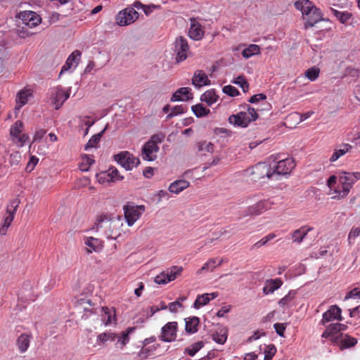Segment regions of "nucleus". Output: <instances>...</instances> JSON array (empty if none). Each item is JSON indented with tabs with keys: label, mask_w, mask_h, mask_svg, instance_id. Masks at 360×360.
I'll list each match as a JSON object with an SVG mask.
<instances>
[{
	"label": "nucleus",
	"mask_w": 360,
	"mask_h": 360,
	"mask_svg": "<svg viewBox=\"0 0 360 360\" xmlns=\"http://www.w3.org/2000/svg\"><path fill=\"white\" fill-rule=\"evenodd\" d=\"M98 231H101L108 238H115L119 235L121 226L120 218L111 214H102L98 217L95 223Z\"/></svg>",
	"instance_id": "nucleus-1"
},
{
	"label": "nucleus",
	"mask_w": 360,
	"mask_h": 360,
	"mask_svg": "<svg viewBox=\"0 0 360 360\" xmlns=\"http://www.w3.org/2000/svg\"><path fill=\"white\" fill-rule=\"evenodd\" d=\"M296 9L300 11L304 20V27H313L316 23L322 20V15L319 8H317L309 0H300L295 2Z\"/></svg>",
	"instance_id": "nucleus-2"
},
{
	"label": "nucleus",
	"mask_w": 360,
	"mask_h": 360,
	"mask_svg": "<svg viewBox=\"0 0 360 360\" xmlns=\"http://www.w3.org/2000/svg\"><path fill=\"white\" fill-rule=\"evenodd\" d=\"M338 181L342 186V190H334L335 195L332 196V199L340 200L346 198L349 193L354 184L360 180V172H349L345 171H340L339 172Z\"/></svg>",
	"instance_id": "nucleus-3"
},
{
	"label": "nucleus",
	"mask_w": 360,
	"mask_h": 360,
	"mask_svg": "<svg viewBox=\"0 0 360 360\" xmlns=\"http://www.w3.org/2000/svg\"><path fill=\"white\" fill-rule=\"evenodd\" d=\"M244 110L229 117V123L242 128L247 127L250 123L258 118V114L255 108L249 105L243 106Z\"/></svg>",
	"instance_id": "nucleus-4"
},
{
	"label": "nucleus",
	"mask_w": 360,
	"mask_h": 360,
	"mask_svg": "<svg viewBox=\"0 0 360 360\" xmlns=\"http://www.w3.org/2000/svg\"><path fill=\"white\" fill-rule=\"evenodd\" d=\"M20 204V200L18 197H15L10 200L6 207L3 223L0 227V235L5 236L7 233L8 229L14 219L15 214Z\"/></svg>",
	"instance_id": "nucleus-5"
},
{
	"label": "nucleus",
	"mask_w": 360,
	"mask_h": 360,
	"mask_svg": "<svg viewBox=\"0 0 360 360\" xmlns=\"http://www.w3.org/2000/svg\"><path fill=\"white\" fill-rule=\"evenodd\" d=\"M20 204V200L18 197H15L10 200L6 207L3 223L0 227V235L5 236L7 233L8 229L14 219L15 214Z\"/></svg>",
	"instance_id": "nucleus-6"
},
{
	"label": "nucleus",
	"mask_w": 360,
	"mask_h": 360,
	"mask_svg": "<svg viewBox=\"0 0 360 360\" xmlns=\"http://www.w3.org/2000/svg\"><path fill=\"white\" fill-rule=\"evenodd\" d=\"M246 172L254 181H257L264 178L271 179L274 176V172H271V167L264 162H259L251 168H249Z\"/></svg>",
	"instance_id": "nucleus-7"
},
{
	"label": "nucleus",
	"mask_w": 360,
	"mask_h": 360,
	"mask_svg": "<svg viewBox=\"0 0 360 360\" xmlns=\"http://www.w3.org/2000/svg\"><path fill=\"white\" fill-rule=\"evenodd\" d=\"M123 210L127 225L131 226L145 212V206L127 203L124 206Z\"/></svg>",
	"instance_id": "nucleus-8"
},
{
	"label": "nucleus",
	"mask_w": 360,
	"mask_h": 360,
	"mask_svg": "<svg viewBox=\"0 0 360 360\" xmlns=\"http://www.w3.org/2000/svg\"><path fill=\"white\" fill-rule=\"evenodd\" d=\"M115 160L126 170H131L140 164L139 158L134 156L128 151H122L114 155Z\"/></svg>",
	"instance_id": "nucleus-9"
},
{
	"label": "nucleus",
	"mask_w": 360,
	"mask_h": 360,
	"mask_svg": "<svg viewBox=\"0 0 360 360\" xmlns=\"http://www.w3.org/2000/svg\"><path fill=\"white\" fill-rule=\"evenodd\" d=\"M183 271L181 266H173L162 271L155 278V282L159 285H165L175 280Z\"/></svg>",
	"instance_id": "nucleus-10"
},
{
	"label": "nucleus",
	"mask_w": 360,
	"mask_h": 360,
	"mask_svg": "<svg viewBox=\"0 0 360 360\" xmlns=\"http://www.w3.org/2000/svg\"><path fill=\"white\" fill-rule=\"evenodd\" d=\"M139 15V13L134 8H126L118 13L116 22L120 26L128 25L134 22Z\"/></svg>",
	"instance_id": "nucleus-11"
},
{
	"label": "nucleus",
	"mask_w": 360,
	"mask_h": 360,
	"mask_svg": "<svg viewBox=\"0 0 360 360\" xmlns=\"http://www.w3.org/2000/svg\"><path fill=\"white\" fill-rule=\"evenodd\" d=\"M174 52L177 63L182 62L188 58L190 48L187 39L184 37L180 36L176 39L174 41Z\"/></svg>",
	"instance_id": "nucleus-12"
},
{
	"label": "nucleus",
	"mask_w": 360,
	"mask_h": 360,
	"mask_svg": "<svg viewBox=\"0 0 360 360\" xmlns=\"http://www.w3.org/2000/svg\"><path fill=\"white\" fill-rule=\"evenodd\" d=\"M178 323L176 321H171L166 323L161 330L160 340L165 342H171L176 338Z\"/></svg>",
	"instance_id": "nucleus-13"
},
{
	"label": "nucleus",
	"mask_w": 360,
	"mask_h": 360,
	"mask_svg": "<svg viewBox=\"0 0 360 360\" xmlns=\"http://www.w3.org/2000/svg\"><path fill=\"white\" fill-rule=\"evenodd\" d=\"M19 18L21 20V25L33 28L40 24L41 18L40 16L34 11H25L20 12L19 14Z\"/></svg>",
	"instance_id": "nucleus-14"
},
{
	"label": "nucleus",
	"mask_w": 360,
	"mask_h": 360,
	"mask_svg": "<svg viewBox=\"0 0 360 360\" xmlns=\"http://www.w3.org/2000/svg\"><path fill=\"white\" fill-rule=\"evenodd\" d=\"M274 205L269 199L262 200L249 206L245 210V216L259 215L270 210Z\"/></svg>",
	"instance_id": "nucleus-15"
},
{
	"label": "nucleus",
	"mask_w": 360,
	"mask_h": 360,
	"mask_svg": "<svg viewBox=\"0 0 360 360\" xmlns=\"http://www.w3.org/2000/svg\"><path fill=\"white\" fill-rule=\"evenodd\" d=\"M341 313L342 310L338 306H330V308L323 314L320 324L326 326L328 322L333 321H342L343 317L342 316Z\"/></svg>",
	"instance_id": "nucleus-16"
},
{
	"label": "nucleus",
	"mask_w": 360,
	"mask_h": 360,
	"mask_svg": "<svg viewBox=\"0 0 360 360\" xmlns=\"http://www.w3.org/2000/svg\"><path fill=\"white\" fill-rule=\"evenodd\" d=\"M295 167V161L292 158H285L279 160L277 162L276 166L271 169V172H274V176L278 175H285L289 174Z\"/></svg>",
	"instance_id": "nucleus-17"
},
{
	"label": "nucleus",
	"mask_w": 360,
	"mask_h": 360,
	"mask_svg": "<svg viewBox=\"0 0 360 360\" xmlns=\"http://www.w3.org/2000/svg\"><path fill=\"white\" fill-rule=\"evenodd\" d=\"M50 93L52 103L55 105L56 110L59 109L70 96V94L65 91L61 86H57L51 89Z\"/></svg>",
	"instance_id": "nucleus-18"
},
{
	"label": "nucleus",
	"mask_w": 360,
	"mask_h": 360,
	"mask_svg": "<svg viewBox=\"0 0 360 360\" xmlns=\"http://www.w3.org/2000/svg\"><path fill=\"white\" fill-rule=\"evenodd\" d=\"M190 28L188 36L195 41L200 40L204 36V30L201 24L194 18H190Z\"/></svg>",
	"instance_id": "nucleus-19"
},
{
	"label": "nucleus",
	"mask_w": 360,
	"mask_h": 360,
	"mask_svg": "<svg viewBox=\"0 0 360 360\" xmlns=\"http://www.w3.org/2000/svg\"><path fill=\"white\" fill-rule=\"evenodd\" d=\"M159 150L158 145H155L152 142H146L143 148L141 156L144 160L153 161L156 158L155 153Z\"/></svg>",
	"instance_id": "nucleus-20"
},
{
	"label": "nucleus",
	"mask_w": 360,
	"mask_h": 360,
	"mask_svg": "<svg viewBox=\"0 0 360 360\" xmlns=\"http://www.w3.org/2000/svg\"><path fill=\"white\" fill-rule=\"evenodd\" d=\"M314 229L312 226L304 225L292 231L290 236L292 241L295 243H301L309 232Z\"/></svg>",
	"instance_id": "nucleus-21"
},
{
	"label": "nucleus",
	"mask_w": 360,
	"mask_h": 360,
	"mask_svg": "<svg viewBox=\"0 0 360 360\" xmlns=\"http://www.w3.org/2000/svg\"><path fill=\"white\" fill-rule=\"evenodd\" d=\"M340 332V330L338 327L337 323L329 324L326 326V329L322 333L321 338L327 339L330 338V340L333 343L338 342L339 338L336 336V335Z\"/></svg>",
	"instance_id": "nucleus-22"
},
{
	"label": "nucleus",
	"mask_w": 360,
	"mask_h": 360,
	"mask_svg": "<svg viewBox=\"0 0 360 360\" xmlns=\"http://www.w3.org/2000/svg\"><path fill=\"white\" fill-rule=\"evenodd\" d=\"M192 84L197 88L210 84V80L202 70H197L192 79Z\"/></svg>",
	"instance_id": "nucleus-23"
},
{
	"label": "nucleus",
	"mask_w": 360,
	"mask_h": 360,
	"mask_svg": "<svg viewBox=\"0 0 360 360\" xmlns=\"http://www.w3.org/2000/svg\"><path fill=\"white\" fill-rule=\"evenodd\" d=\"M353 148V146L349 143H342L340 146L339 148H335L334 151L330 156L329 160L330 162H334L337 161L342 156L345 155L347 153L351 151Z\"/></svg>",
	"instance_id": "nucleus-24"
},
{
	"label": "nucleus",
	"mask_w": 360,
	"mask_h": 360,
	"mask_svg": "<svg viewBox=\"0 0 360 360\" xmlns=\"http://www.w3.org/2000/svg\"><path fill=\"white\" fill-rule=\"evenodd\" d=\"M192 98L191 89L188 87H181L176 90L171 98L172 101H188Z\"/></svg>",
	"instance_id": "nucleus-25"
},
{
	"label": "nucleus",
	"mask_w": 360,
	"mask_h": 360,
	"mask_svg": "<svg viewBox=\"0 0 360 360\" xmlns=\"http://www.w3.org/2000/svg\"><path fill=\"white\" fill-rule=\"evenodd\" d=\"M282 284L283 281L279 278L266 280L263 288V292L265 295L273 293L276 290L281 288Z\"/></svg>",
	"instance_id": "nucleus-26"
},
{
	"label": "nucleus",
	"mask_w": 360,
	"mask_h": 360,
	"mask_svg": "<svg viewBox=\"0 0 360 360\" xmlns=\"http://www.w3.org/2000/svg\"><path fill=\"white\" fill-rule=\"evenodd\" d=\"M219 295L218 292L205 293L198 295L194 302V307L199 309L201 307L206 305L211 300H214Z\"/></svg>",
	"instance_id": "nucleus-27"
},
{
	"label": "nucleus",
	"mask_w": 360,
	"mask_h": 360,
	"mask_svg": "<svg viewBox=\"0 0 360 360\" xmlns=\"http://www.w3.org/2000/svg\"><path fill=\"white\" fill-rule=\"evenodd\" d=\"M32 95H33L32 90H31L30 89L25 88V89L20 90L17 94L16 99H15V101H16L17 105L18 106V108L25 105L27 103L28 98L32 97Z\"/></svg>",
	"instance_id": "nucleus-28"
},
{
	"label": "nucleus",
	"mask_w": 360,
	"mask_h": 360,
	"mask_svg": "<svg viewBox=\"0 0 360 360\" xmlns=\"http://www.w3.org/2000/svg\"><path fill=\"white\" fill-rule=\"evenodd\" d=\"M189 185L190 183L188 181L180 179L172 183L169 185L168 189L171 193L178 194L184 189L187 188L189 186Z\"/></svg>",
	"instance_id": "nucleus-29"
},
{
	"label": "nucleus",
	"mask_w": 360,
	"mask_h": 360,
	"mask_svg": "<svg viewBox=\"0 0 360 360\" xmlns=\"http://www.w3.org/2000/svg\"><path fill=\"white\" fill-rule=\"evenodd\" d=\"M30 340L31 335L26 333L21 334L18 337L17 339V346L21 353H24L27 350Z\"/></svg>",
	"instance_id": "nucleus-30"
},
{
	"label": "nucleus",
	"mask_w": 360,
	"mask_h": 360,
	"mask_svg": "<svg viewBox=\"0 0 360 360\" xmlns=\"http://www.w3.org/2000/svg\"><path fill=\"white\" fill-rule=\"evenodd\" d=\"M101 310V320L105 326H108L112 323V321H115V310L110 309L107 307H102Z\"/></svg>",
	"instance_id": "nucleus-31"
},
{
	"label": "nucleus",
	"mask_w": 360,
	"mask_h": 360,
	"mask_svg": "<svg viewBox=\"0 0 360 360\" xmlns=\"http://www.w3.org/2000/svg\"><path fill=\"white\" fill-rule=\"evenodd\" d=\"M80 56H81V52L79 51L76 50V51H73L68 56V59L66 60L65 63L62 67L59 75L60 76L62 74H63L64 72L69 70L73 66V64H74L75 61L76 60L77 57H78L79 58Z\"/></svg>",
	"instance_id": "nucleus-32"
},
{
	"label": "nucleus",
	"mask_w": 360,
	"mask_h": 360,
	"mask_svg": "<svg viewBox=\"0 0 360 360\" xmlns=\"http://www.w3.org/2000/svg\"><path fill=\"white\" fill-rule=\"evenodd\" d=\"M116 338H117V335L115 333H111V332L102 333H100L97 336L96 344L98 346H104L109 341L110 342L115 341Z\"/></svg>",
	"instance_id": "nucleus-33"
},
{
	"label": "nucleus",
	"mask_w": 360,
	"mask_h": 360,
	"mask_svg": "<svg viewBox=\"0 0 360 360\" xmlns=\"http://www.w3.org/2000/svg\"><path fill=\"white\" fill-rule=\"evenodd\" d=\"M218 98L219 96L217 95L215 90L210 89L201 96L200 100L210 106L217 101Z\"/></svg>",
	"instance_id": "nucleus-34"
},
{
	"label": "nucleus",
	"mask_w": 360,
	"mask_h": 360,
	"mask_svg": "<svg viewBox=\"0 0 360 360\" xmlns=\"http://www.w3.org/2000/svg\"><path fill=\"white\" fill-rule=\"evenodd\" d=\"M84 244L86 246V252L91 253L93 251L97 252L99 250L100 241L98 239L89 237L84 240Z\"/></svg>",
	"instance_id": "nucleus-35"
},
{
	"label": "nucleus",
	"mask_w": 360,
	"mask_h": 360,
	"mask_svg": "<svg viewBox=\"0 0 360 360\" xmlns=\"http://www.w3.org/2000/svg\"><path fill=\"white\" fill-rule=\"evenodd\" d=\"M200 320L198 317L193 316L186 319V331L188 333H194L198 331V326Z\"/></svg>",
	"instance_id": "nucleus-36"
},
{
	"label": "nucleus",
	"mask_w": 360,
	"mask_h": 360,
	"mask_svg": "<svg viewBox=\"0 0 360 360\" xmlns=\"http://www.w3.org/2000/svg\"><path fill=\"white\" fill-rule=\"evenodd\" d=\"M329 8L332 13L342 24H346L352 16V14L348 11H339L332 7H330Z\"/></svg>",
	"instance_id": "nucleus-37"
},
{
	"label": "nucleus",
	"mask_w": 360,
	"mask_h": 360,
	"mask_svg": "<svg viewBox=\"0 0 360 360\" xmlns=\"http://www.w3.org/2000/svg\"><path fill=\"white\" fill-rule=\"evenodd\" d=\"M135 330L134 327H129L125 331L122 332L121 336L117 342V345L122 349L129 341V335Z\"/></svg>",
	"instance_id": "nucleus-38"
},
{
	"label": "nucleus",
	"mask_w": 360,
	"mask_h": 360,
	"mask_svg": "<svg viewBox=\"0 0 360 360\" xmlns=\"http://www.w3.org/2000/svg\"><path fill=\"white\" fill-rule=\"evenodd\" d=\"M223 263V259L211 258L204 264L200 269V271H212L216 266H220Z\"/></svg>",
	"instance_id": "nucleus-39"
},
{
	"label": "nucleus",
	"mask_w": 360,
	"mask_h": 360,
	"mask_svg": "<svg viewBox=\"0 0 360 360\" xmlns=\"http://www.w3.org/2000/svg\"><path fill=\"white\" fill-rule=\"evenodd\" d=\"M338 177L335 175H331L328 181H327V186L329 188V193L328 194L334 195H335V193L334 190H342V186L338 183V185L337 186Z\"/></svg>",
	"instance_id": "nucleus-40"
},
{
	"label": "nucleus",
	"mask_w": 360,
	"mask_h": 360,
	"mask_svg": "<svg viewBox=\"0 0 360 360\" xmlns=\"http://www.w3.org/2000/svg\"><path fill=\"white\" fill-rule=\"evenodd\" d=\"M260 47L258 45L250 44L243 51L242 56L245 58H249L255 55L260 54Z\"/></svg>",
	"instance_id": "nucleus-41"
},
{
	"label": "nucleus",
	"mask_w": 360,
	"mask_h": 360,
	"mask_svg": "<svg viewBox=\"0 0 360 360\" xmlns=\"http://www.w3.org/2000/svg\"><path fill=\"white\" fill-rule=\"evenodd\" d=\"M357 343V340L355 338L351 337L349 335H345L340 342V347L341 349L354 347Z\"/></svg>",
	"instance_id": "nucleus-42"
},
{
	"label": "nucleus",
	"mask_w": 360,
	"mask_h": 360,
	"mask_svg": "<svg viewBox=\"0 0 360 360\" xmlns=\"http://www.w3.org/2000/svg\"><path fill=\"white\" fill-rule=\"evenodd\" d=\"M196 146L198 152L202 155H205V153L214 152V145L211 142L200 141Z\"/></svg>",
	"instance_id": "nucleus-43"
},
{
	"label": "nucleus",
	"mask_w": 360,
	"mask_h": 360,
	"mask_svg": "<svg viewBox=\"0 0 360 360\" xmlns=\"http://www.w3.org/2000/svg\"><path fill=\"white\" fill-rule=\"evenodd\" d=\"M203 346L204 342L202 341L196 342L190 347H186L184 349V353L190 356H193Z\"/></svg>",
	"instance_id": "nucleus-44"
},
{
	"label": "nucleus",
	"mask_w": 360,
	"mask_h": 360,
	"mask_svg": "<svg viewBox=\"0 0 360 360\" xmlns=\"http://www.w3.org/2000/svg\"><path fill=\"white\" fill-rule=\"evenodd\" d=\"M191 110L198 117L205 116L210 112L209 109L205 108L202 104L193 105Z\"/></svg>",
	"instance_id": "nucleus-45"
},
{
	"label": "nucleus",
	"mask_w": 360,
	"mask_h": 360,
	"mask_svg": "<svg viewBox=\"0 0 360 360\" xmlns=\"http://www.w3.org/2000/svg\"><path fill=\"white\" fill-rule=\"evenodd\" d=\"M103 132L104 130L97 134L94 135L86 144L84 147L85 150H86L91 148H96L100 142Z\"/></svg>",
	"instance_id": "nucleus-46"
},
{
	"label": "nucleus",
	"mask_w": 360,
	"mask_h": 360,
	"mask_svg": "<svg viewBox=\"0 0 360 360\" xmlns=\"http://www.w3.org/2000/svg\"><path fill=\"white\" fill-rule=\"evenodd\" d=\"M23 128L22 122L18 120L11 127L10 134L13 138L18 137V135L22 134Z\"/></svg>",
	"instance_id": "nucleus-47"
},
{
	"label": "nucleus",
	"mask_w": 360,
	"mask_h": 360,
	"mask_svg": "<svg viewBox=\"0 0 360 360\" xmlns=\"http://www.w3.org/2000/svg\"><path fill=\"white\" fill-rule=\"evenodd\" d=\"M314 114L313 111L306 112L304 113L295 112L288 116L287 119H298L299 122H301L308 118H309Z\"/></svg>",
	"instance_id": "nucleus-48"
},
{
	"label": "nucleus",
	"mask_w": 360,
	"mask_h": 360,
	"mask_svg": "<svg viewBox=\"0 0 360 360\" xmlns=\"http://www.w3.org/2000/svg\"><path fill=\"white\" fill-rule=\"evenodd\" d=\"M96 178L98 182L101 184L112 182L111 181L113 179V177L110 176L108 170L100 172L96 175Z\"/></svg>",
	"instance_id": "nucleus-49"
},
{
	"label": "nucleus",
	"mask_w": 360,
	"mask_h": 360,
	"mask_svg": "<svg viewBox=\"0 0 360 360\" xmlns=\"http://www.w3.org/2000/svg\"><path fill=\"white\" fill-rule=\"evenodd\" d=\"M21 159V154L18 151H13L9 155L8 162L11 167L18 166Z\"/></svg>",
	"instance_id": "nucleus-50"
},
{
	"label": "nucleus",
	"mask_w": 360,
	"mask_h": 360,
	"mask_svg": "<svg viewBox=\"0 0 360 360\" xmlns=\"http://www.w3.org/2000/svg\"><path fill=\"white\" fill-rule=\"evenodd\" d=\"M320 73V70L319 68L312 67L311 68L307 69L305 71V76L311 81H315Z\"/></svg>",
	"instance_id": "nucleus-51"
},
{
	"label": "nucleus",
	"mask_w": 360,
	"mask_h": 360,
	"mask_svg": "<svg viewBox=\"0 0 360 360\" xmlns=\"http://www.w3.org/2000/svg\"><path fill=\"white\" fill-rule=\"evenodd\" d=\"M276 237V235L275 233H271L268 234L267 236H266L265 237L262 238L259 241L256 242L253 245L252 248H257V249L259 248L262 246L265 245L269 240L274 239Z\"/></svg>",
	"instance_id": "nucleus-52"
},
{
	"label": "nucleus",
	"mask_w": 360,
	"mask_h": 360,
	"mask_svg": "<svg viewBox=\"0 0 360 360\" xmlns=\"http://www.w3.org/2000/svg\"><path fill=\"white\" fill-rule=\"evenodd\" d=\"M276 353V347L274 345H269L264 350V360H271Z\"/></svg>",
	"instance_id": "nucleus-53"
},
{
	"label": "nucleus",
	"mask_w": 360,
	"mask_h": 360,
	"mask_svg": "<svg viewBox=\"0 0 360 360\" xmlns=\"http://www.w3.org/2000/svg\"><path fill=\"white\" fill-rule=\"evenodd\" d=\"M30 27H25L22 25H18V28L17 30L18 35L20 38H25L30 36H32L34 33L29 30Z\"/></svg>",
	"instance_id": "nucleus-54"
},
{
	"label": "nucleus",
	"mask_w": 360,
	"mask_h": 360,
	"mask_svg": "<svg viewBox=\"0 0 360 360\" xmlns=\"http://www.w3.org/2000/svg\"><path fill=\"white\" fill-rule=\"evenodd\" d=\"M186 111V107L180 105H176L172 109L171 112L167 116V118H171L174 116H176L179 114H183Z\"/></svg>",
	"instance_id": "nucleus-55"
},
{
	"label": "nucleus",
	"mask_w": 360,
	"mask_h": 360,
	"mask_svg": "<svg viewBox=\"0 0 360 360\" xmlns=\"http://www.w3.org/2000/svg\"><path fill=\"white\" fill-rule=\"evenodd\" d=\"M233 83L239 85L245 92L249 89V84L243 76H239L236 78V79L233 81Z\"/></svg>",
	"instance_id": "nucleus-56"
},
{
	"label": "nucleus",
	"mask_w": 360,
	"mask_h": 360,
	"mask_svg": "<svg viewBox=\"0 0 360 360\" xmlns=\"http://www.w3.org/2000/svg\"><path fill=\"white\" fill-rule=\"evenodd\" d=\"M223 92L230 96L234 97L239 95V91L231 85H226L223 88Z\"/></svg>",
	"instance_id": "nucleus-57"
},
{
	"label": "nucleus",
	"mask_w": 360,
	"mask_h": 360,
	"mask_svg": "<svg viewBox=\"0 0 360 360\" xmlns=\"http://www.w3.org/2000/svg\"><path fill=\"white\" fill-rule=\"evenodd\" d=\"M295 295V292L291 290L290 291L285 297L280 300L278 304L281 306H285L288 304L290 302H291Z\"/></svg>",
	"instance_id": "nucleus-58"
},
{
	"label": "nucleus",
	"mask_w": 360,
	"mask_h": 360,
	"mask_svg": "<svg viewBox=\"0 0 360 360\" xmlns=\"http://www.w3.org/2000/svg\"><path fill=\"white\" fill-rule=\"evenodd\" d=\"M155 349L156 348L155 347H142L139 353V356L143 359H146L155 350Z\"/></svg>",
	"instance_id": "nucleus-59"
},
{
	"label": "nucleus",
	"mask_w": 360,
	"mask_h": 360,
	"mask_svg": "<svg viewBox=\"0 0 360 360\" xmlns=\"http://www.w3.org/2000/svg\"><path fill=\"white\" fill-rule=\"evenodd\" d=\"M108 172H109L110 176L113 177V179L111 181L112 182H115V181H120V180L123 179V176L120 174L119 171L117 170V168L111 167L108 169Z\"/></svg>",
	"instance_id": "nucleus-60"
},
{
	"label": "nucleus",
	"mask_w": 360,
	"mask_h": 360,
	"mask_svg": "<svg viewBox=\"0 0 360 360\" xmlns=\"http://www.w3.org/2000/svg\"><path fill=\"white\" fill-rule=\"evenodd\" d=\"M212 337L213 340L219 344H224L227 339V336L225 333H216L212 335Z\"/></svg>",
	"instance_id": "nucleus-61"
},
{
	"label": "nucleus",
	"mask_w": 360,
	"mask_h": 360,
	"mask_svg": "<svg viewBox=\"0 0 360 360\" xmlns=\"http://www.w3.org/2000/svg\"><path fill=\"white\" fill-rule=\"evenodd\" d=\"M39 159L35 156H32L29 162L26 166V170L28 172H31L34 169V167L38 163Z\"/></svg>",
	"instance_id": "nucleus-62"
},
{
	"label": "nucleus",
	"mask_w": 360,
	"mask_h": 360,
	"mask_svg": "<svg viewBox=\"0 0 360 360\" xmlns=\"http://www.w3.org/2000/svg\"><path fill=\"white\" fill-rule=\"evenodd\" d=\"M164 139L165 135L163 134H157L153 135L148 141L152 142L155 145H158V143H161Z\"/></svg>",
	"instance_id": "nucleus-63"
},
{
	"label": "nucleus",
	"mask_w": 360,
	"mask_h": 360,
	"mask_svg": "<svg viewBox=\"0 0 360 360\" xmlns=\"http://www.w3.org/2000/svg\"><path fill=\"white\" fill-rule=\"evenodd\" d=\"M181 307H183V305L179 300L171 302L168 305L169 311L173 313L176 312L178 309Z\"/></svg>",
	"instance_id": "nucleus-64"
}]
</instances>
